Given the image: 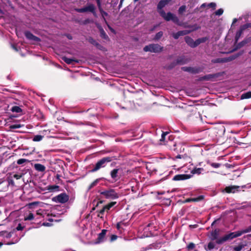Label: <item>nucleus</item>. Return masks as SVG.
<instances>
[{"instance_id":"obj_1","label":"nucleus","mask_w":251,"mask_h":251,"mask_svg":"<svg viewBox=\"0 0 251 251\" xmlns=\"http://www.w3.org/2000/svg\"><path fill=\"white\" fill-rule=\"evenodd\" d=\"M0 237L2 238L3 244L8 245L15 244L20 240V238L16 236L15 230L11 232L2 231L0 232Z\"/></svg>"},{"instance_id":"obj_2","label":"nucleus","mask_w":251,"mask_h":251,"mask_svg":"<svg viewBox=\"0 0 251 251\" xmlns=\"http://www.w3.org/2000/svg\"><path fill=\"white\" fill-rule=\"evenodd\" d=\"M100 193L104 198L110 200H116L119 198L120 194L113 189H107L100 191Z\"/></svg>"},{"instance_id":"obj_3","label":"nucleus","mask_w":251,"mask_h":251,"mask_svg":"<svg viewBox=\"0 0 251 251\" xmlns=\"http://www.w3.org/2000/svg\"><path fill=\"white\" fill-rule=\"evenodd\" d=\"M208 40L207 37H202L201 38L198 39L196 41L190 37L186 36L185 38V40L186 43L191 47L195 48L198 46L199 44L201 43H204Z\"/></svg>"},{"instance_id":"obj_4","label":"nucleus","mask_w":251,"mask_h":251,"mask_svg":"<svg viewBox=\"0 0 251 251\" xmlns=\"http://www.w3.org/2000/svg\"><path fill=\"white\" fill-rule=\"evenodd\" d=\"M241 236V233L239 231H237L234 232H231L228 234L226 235L224 237L220 238L217 240L216 242L217 244H221L224 242L226 241L229 239H232L234 238Z\"/></svg>"},{"instance_id":"obj_5","label":"nucleus","mask_w":251,"mask_h":251,"mask_svg":"<svg viewBox=\"0 0 251 251\" xmlns=\"http://www.w3.org/2000/svg\"><path fill=\"white\" fill-rule=\"evenodd\" d=\"M111 161L110 157H104L99 160L96 164L95 167L92 170V172H95L99 170L101 168L104 167L107 163Z\"/></svg>"},{"instance_id":"obj_6","label":"nucleus","mask_w":251,"mask_h":251,"mask_svg":"<svg viewBox=\"0 0 251 251\" xmlns=\"http://www.w3.org/2000/svg\"><path fill=\"white\" fill-rule=\"evenodd\" d=\"M159 13L161 16L167 21L172 20L173 22L176 23H177L178 22V18L175 15L170 12L166 13L164 10H160Z\"/></svg>"},{"instance_id":"obj_7","label":"nucleus","mask_w":251,"mask_h":251,"mask_svg":"<svg viewBox=\"0 0 251 251\" xmlns=\"http://www.w3.org/2000/svg\"><path fill=\"white\" fill-rule=\"evenodd\" d=\"M162 47L158 44H151L145 47L144 50L145 51L157 52L160 51L162 50Z\"/></svg>"},{"instance_id":"obj_8","label":"nucleus","mask_w":251,"mask_h":251,"mask_svg":"<svg viewBox=\"0 0 251 251\" xmlns=\"http://www.w3.org/2000/svg\"><path fill=\"white\" fill-rule=\"evenodd\" d=\"M200 28L199 26L197 25H194L193 26V29L191 30H184L182 31H178L176 33H174L173 34V37L176 39H178L180 36H183L186 34H187L190 33L191 31L196 30Z\"/></svg>"},{"instance_id":"obj_9","label":"nucleus","mask_w":251,"mask_h":251,"mask_svg":"<svg viewBox=\"0 0 251 251\" xmlns=\"http://www.w3.org/2000/svg\"><path fill=\"white\" fill-rule=\"evenodd\" d=\"M54 201L64 203L69 200V196L65 193H62L53 198Z\"/></svg>"},{"instance_id":"obj_10","label":"nucleus","mask_w":251,"mask_h":251,"mask_svg":"<svg viewBox=\"0 0 251 251\" xmlns=\"http://www.w3.org/2000/svg\"><path fill=\"white\" fill-rule=\"evenodd\" d=\"M97 4H98V7H99V10L101 13V15L103 19V20L104 21V22L107 24V22L106 21V19H105V17H106V16H108V14L107 13H106V12L104 11L101 7V6H100V0H97Z\"/></svg>"},{"instance_id":"obj_11","label":"nucleus","mask_w":251,"mask_h":251,"mask_svg":"<svg viewBox=\"0 0 251 251\" xmlns=\"http://www.w3.org/2000/svg\"><path fill=\"white\" fill-rule=\"evenodd\" d=\"M250 26V25L247 24V25H244L241 27L240 29L239 30V31H238L237 32L236 36H235V40H236V42L238 40L239 38H240L243 31L244 29L248 28V27H249Z\"/></svg>"},{"instance_id":"obj_12","label":"nucleus","mask_w":251,"mask_h":251,"mask_svg":"<svg viewBox=\"0 0 251 251\" xmlns=\"http://www.w3.org/2000/svg\"><path fill=\"white\" fill-rule=\"evenodd\" d=\"M170 0H161L159 1L157 5V8L158 10V12H159L160 10H163L162 8L167 4H168Z\"/></svg>"},{"instance_id":"obj_13","label":"nucleus","mask_w":251,"mask_h":251,"mask_svg":"<svg viewBox=\"0 0 251 251\" xmlns=\"http://www.w3.org/2000/svg\"><path fill=\"white\" fill-rule=\"evenodd\" d=\"M190 177V176L187 175H177L175 176L173 180H181L188 179Z\"/></svg>"},{"instance_id":"obj_14","label":"nucleus","mask_w":251,"mask_h":251,"mask_svg":"<svg viewBox=\"0 0 251 251\" xmlns=\"http://www.w3.org/2000/svg\"><path fill=\"white\" fill-rule=\"evenodd\" d=\"M239 188V186H231L226 187L225 188V191L226 193H235L236 191H238V189Z\"/></svg>"},{"instance_id":"obj_15","label":"nucleus","mask_w":251,"mask_h":251,"mask_svg":"<svg viewBox=\"0 0 251 251\" xmlns=\"http://www.w3.org/2000/svg\"><path fill=\"white\" fill-rule=\"evenodd\" d=\"M116 202H111L109 204L106 205L103 207V208L100 211V214H103L105 210H108L110 209V208H111L112 206H113L115 204H116Z\"/></svg>"},{"instance_id":"obj_16","label":"nucleus","mask_w":251,"mask_h":251,"mask_svg":"<svg viewBox=\"0 0 251 251\" xmlns=\"http://www.w3.org/2000/svg\"><path fill=\"white\" fill-rule=\"evenodd\" d=\"M25 35L26 37L30 40H33L35 41H39V39L35 36H34L32 34H31L29 32H26L25 33Z\"/></svg>"},{"instance_id":"obj_17","label":"nucleus","mask_w":251,"mask_h":251,"mask_svg":"<svg viewBox=\"0 0 251 251\" xmlns=\"http://www.w3.org/2000/svg\"><path fill=\"white\" fill-rule=\"evenodd\" d=\"M34 168L37 171L39 172H44L46 169V167L41 164H35Z\"/></svg>"},{"instance_id":"obj_18","label":"nucleus","mask_w":251,"mask_h":251,"mask_svg":"<svg viewBox=\"0 0 251 251\" xmlns=\"http://www.w3.org/2000/svg\"><path fill=\"white\" fill-rule=\"evenodd\" d=\"M62 59L64 62H65L68 64H71L73 62L75 61V62H78L77 60H75L73 58H67L66 57H63L62 58Z\"/></svg>"},{"instance_id":"obj_19","label":"nucleus","mask_w":251,"mask_h":251,"mask_svg":"<svg viewBox=\"0 0 251 251\" xmlns=\"http://www.w3.org/2000/svg\"><path fill=\"white\" fill-rule=\"evenodd\" d=\"M233 58H218L214 62L216 63H222L226 62L230 60H232Z\"/></svg>"},{"instance_id":"obj_20","label":"nucleus","mask_w":251,"mask_h":251,"mask_svg":"<svg viewBox=\"0 0 251 251\" xmlns=\"http://www.w3.org/2000/svg\"><path fill=\"white\" fill-rule=\"evenodd\" d=\"M86 11H90L93 13H95V6L92 4H89L86 6Z\"/></svg>"},{"instance_id":"obj_21","label":"nucleus","mask_w":251,"mask_h":251,"mask_svg":"<svg viewBox=\"0 0 251 251\" xmlns=\"http://www.w3.org/2000/svg\"><path fill=\"white\" fill-rule=\"evenodd\" d=\"M251 98V92H248L243 94L241 96V99H246Z\"/></svg>"},{"instance_id":"obj_22","label":"nucleus","mask_w":251,"mask_h":251,"mask_svg":"<svg viewBox=\"0 0 251 251\" xmlns=\"http://www.w3.org/2000/svg\"><path fill=\"white\" fill-rule=\"evenodd\" d=\"M251 231V226L249 227L243 229L242 230H239V232L241 233V236L245 233H247Z\"/></svg>"},{"instance_id":"obj_23","label":"nucleus","mask_w":251,"mask_h":251,"mask_svg":"<svg viewBox=\"0 0 251 251\" xmlns=\"http://www.w3.org/2000/svg\"><path fill=\"white\" fill-rule=\"evenodd\" d=\"M106 234V230H102L101 232L100 233L99 235L98 239L99 240V242H101L104 238L105 235Z\"/></svg>"},{"instance_id":"obj_24","label":"nucleus","mask_w":251,"mask_h":251,"mask_svg":"<svg viewBox=\"0 0 251 251\" xmlns=\"http://www.w3.org/2000/svg\"><path fill=\"white\" fill-rule=\"evenodd\" d=\"M118 169H115L113 170L110 173L111 176L112 178L115 179L117 176Z\"/></svg>"},{"instance_id":"obj_25","label":"nucleus","mask_w":251,"mask_h":251,"mask_svg":"<svg viewBox=\"0 0 251 251\" xmlns=\"http://www.w3.org/2000/svg\"><path fill=\"white\" fill-rule=\"evenodd\" d=\"M168 134V132H163L161 135V138L160 139V144H165V138L166 135Z\"/></svg>"},{"instance_id":"obj_26","label":"nucleus","mask_w":251,"mask_h":251,"mask_svg":"<svg viewBox=\"0 0 251 251\" xmlns=\"http://www.w3.org/2000/svg\"><path fill=\"white\" fill-rule=\"evenodd\" d=\"M43 136L40 135H37L34 136L33 141L35 142H39L43 139Z\"/></svg>"},{"instance_id":"obj_27","label":"nucleus","mask_w":251,"mask_h":251,"mask_svg":"<svg viewBox=\"0 0 251 251\" xmlns=\"http://www.w3.org/2000/svg\"><path fill=\"white\" fill-rule=\"evenodd\" d=\"M203 171V169L199 168L194 169L192 172L193 173V174H200L202 173Z\"/></svg>"},{"instance_id":"obj_28","label":"nucleus","mask_w":251,"mask_h":251,"mask_svg":"<svg viewBox=\"0 0 251 251\" xmlns=\"http://www.w3.org/2000/svg\"><path fill=\"white\" fill-rule=\"evenodd\" d=\"M99 28L101 36L103 38L106 39L108 37L106 34L105 32H104V30L100 26H99Z\"/></svg>"},{"instance_id":"obj_29","label":"nucleus","mask_w":251,"mask_h":251,"mask_svg":"<svg viewBox=\"0 0 251 251\" xmlns=\"http://www.w3.org/2000/svg\"><path fill=\"white\" fill-rule=\"evenodd\" d=\"M244 247V245L241 244L238 246L234 247L233 248V251H241L242 249Z\"/></svg>"},{"instance_id":"obj_30","label":"nucleus","mask_w":251,"mask_h":251,"mask_svg":"<svg viewBox=\"0 0 251 251\" xmlns=\"http://www.w3.org/2000/svg\"><path fill=\"white\" fill-rule=\"evenodd\" d=\"M34 219V215L32 213H30L29 215L25 217V221L32 220Z\"/></svg>"},{"instance_id":"obj_31","label":"nucleus","mask_w":251,"mask_h":251,"mask_svg":"<svg viewBox=\"0 0 251 251\" xmlns=\"http://www.w3.org/2000/svg\"><path fill=\"white\" fill-rule=\"evenodd\" d=\"M219 233V230H215L211 233V235L213 239H216Z\"/></svg>"},{"instance_id":"obj_32","label":"nucleus","mask_w":251,"mask_h":251,"mask_svg":"<svg viewBox=\"0 0 251 251\" xmlns=\"http://www.w3.org/2000/svg\"><path fill=\"white\" fill-rule=\"evenodd\" d=\"M163 35V32L160 31L158 32L155 36L154 39L155 40H159Z\"/></svg>"},{"instance_id":"obj_33","label":"nucleus","mask_w":251,"mask_h":251,"mask_svg":"<svg viewBox=\"0 0 251 251\" xmlns=\"http://www.w3.org/2000/svg\"><path fill=\"white\" fill-rule=\"evenodd\" d=\"M99 179H97L96 180H95L90 185V186L89 187V189H90L92 188H93V187H94L95 186H96L97 184V183L99 182Z\"/></svg>"},{"instance_id":"obj_34","label":"nucleus","mask_w":251,"mask_h":251,"mask_svg":"<svg viewBox=\"0 0 251 251\" xmlns=\"http://www.w3.org/2000/svg\"><path fill=\"white\" fill-rule=\"evenodd\" d=\"M215 247V244L213 242H210L208 243L207 246V249L209 250H211L213 249H214Z\"/></svg>"},{"instance_id":"obj_35","label":"nucleus","mask_w":251,"mask_h":251,"mask_svg":"<svg viewBox=\"0 0 251 251\" xmlns=\"http://www.w3.org/2000/svg\"><path fill=\"white\" fill-rule=\"evenodd\" d=\"M21 127L22 126L20 124H14L10 126V128L11 129L19 128Z\"/></svg>"},{"instance_id":"obj_36","label":"nucleus","mask_w":251,"mask_h":251,"mask_svg":"<svg viewBox=\"0 0 251 251\" xmlns=\"http://www.w3.org/2000/svg\"><path fill=\"white\" fill-rule=\"evenodd\" d=\"M224 10L223 9L220 8L215 12V14L218 16H220L223 14Z\"/></svg>"},{"instance_id":"obj_37","label":"nucleus","mask_w":251,"mask_h":251,"mask_svg":"<svg viewBox=\"0 0 251 251\" xmlns=\"http://www.w3.org/2000/svg\"><path fill=\"white\" fill-rule=\"evenodd\" d=\"M186 9V6L184 5H182L179 7L178 9V12L180 14H182L184 11H185Z\"/></svg>"},{"instance_id":"obj_38","label":"nucleus","mask_w":251,"mask_h":251,"mask_svg":"<svg viewBox=\"0 0 251 251\" xmlns=\"http://www.w3.org/2000/svg\"><path fill=\"white\" fill-rule=\"evenodd\" d=\"M12 111L16 112H20L21 111V109L18 106H14L12 108Z\"/></svg>"},{"instance_id":"obj_39","label":"nucleus","mask_w":251,"mask_h":251,"mask_svg":"<svg viewBox=\"0 0 251 251\" xmlns=\"http://www.w3.org/2000/svg\"><path fill=\"white\" fill-rule=\"evenodd\" d=\"M210 165L212 167L215 168H218L221 166L220 164L217 163H210Z\"/></svg>"},{"instance_id":"obj_40","label":"nucleus","mask_w":251,"mask_h":251,"mask_svg":"<svg viewBox=\"0 0 251 251\" xmlns=\"http://www.w3.org/2000/svg\"><path fill=\"white\" fill-rule=\"evenodd\" d=\"M26 161V159L22 158V159H20L18 160L17 163L20 165V164H22L25 162Z\"/></svg>"},{"instance_id":"obj_41","label":"nucleus","mask_w":251,"mask_h":251,"mask_svg":"<svg viewBox=\"0 0 251 251\" xmlns=\"http://www.w3.org/2000/svg\"><path fill=\"white\" fill-rule=\"evenodd\" d=\"M36 214L37 215H44L45 214V211L42 209H39L37 211Z\"/></svg>"},{"instance_id":"obj_42","label":"nucleus","mask_w":251,"mask_h":251,"mask_svg":"<svg viewBox=\"0 0 251 251\" xmlns=\"http://www.w3.org/2000/svg\"><path fill=\"white\" fill-rule=\"evenodd\" d=\"M39 203L38 202H31V203H29L28 204V206L29 207V208H32V206H34V205H37Z\"/></svg>"},{"instance_id":"obj_43","label":"nucleus","mask_w":251,"mask_h":251,"mask_svg":"<svg viewBox=\"0 0 251 251\" xmlns=\"http://www.w3.org/2000/svg\"><path fill=\"white\" fill-rule=\"evenodd\" d=\"M24 227L23 226H22L21 224H19L18 225V226H17V227L16 228V229H15V231L16 230H18V231L21 230L24 228Z\"/></svg>"},{"instance_id":"obj_44","label":"nucleus","mask_w":251,"mask_h":251,"mask_svg":"<svg viewBox=\"0 0 251 251\" xmlns=\"http://www.w3.org/2000/svg\"><path fill=\"white\" fill-rule=\"evenodd\" d=\"M200 200V198H196V199H189L186 200L187 202H190V201H198Z\"/></svg>"},{"instance_id":"obj_45","label":"nucleus","mask_w":251,"mask_h":251,"mask_svg":"<svg viewBox=\"0 0 251 251\" xmlns=\"http://www.w3.org/2000/svg\"><path fill=\"white\" fill-rule=\"evenodd\" d=\"M76 10L77 12H86V7H85L84 8H82L77 9Z\"/></svg>"},{"instance_id":"obj_46","label":"nucleus","mask_w":251,"mask_h":251,"mask_svg":"<svg viewBox=\"0 0 251 251\" xmlns=\"http://www.w3.org/2000/svg\"><path fill=\"white\" fill-rule=\"evenodd\" d=\"M194 247L195 244L192 243H190L187 246L188 249L189 250L193 249V248H194Z\"/></svg>"},{"instance_id":"obj_47","label":"nucleus","mask_w":251,"mask_h":251,"mask_svg":"<svg viewBox=\"0 0 251 251\" xmlns=\"http://www.w3.org/2000/svg\"><path fill=\"white\" fill-rule=\"evenodd\" d=\"M23 176V175H18V174H15L13 176V177L16 178V179H19L21 178Z\"/></svg>"},{"instance_id":"obj_48","label":"nucleus","mask_w":251,"mask_h":251,"mask_svg":"<svg viewBox=\"0 0 251 251\" xmlns=\"http://www.w3.org/2000/svg\"><path fill=\"white\" fill-rule=\"evenodd\" d=\"M209 7H212L213 8H215V7H216V3H214V2H211V3H209L208 5H207Z\"/></svg>"},{"instance_id":"obj_49","label":"nucleus","mask_w":251,"mask_h":251,"mask_svg":"<svg viewBox=\"0 0 251 251\" xmlns=\"http://www.w3.org/2000/svg\"><path fill=\"white\" fill-rule=\"evenodd\" d=\"M43 225L44 226H51V224L49 223L45 222L43 223Z\"/></svg>"},{"instance_id":"obj_50","label":"nucleus","mask_w":251,"mask_h":251,"mask_svg":"<svg viewBox=\"0 0 251 251\" xmlns=\"http://www.w3.org/2000/svg\"><path fill=\"white\" fill-rule=\"evenodd\" d=\"M237 21V19L236 18H235L233 19V22H232V26Z\"/></svg>"},{"instance_id":"obj_51","label":"nucleus","mask_w":251,"mask_h":251,"mask_svg":"<svg viewBox=\"0 0 251 251\" xmlns=\"http://www.w3.org/2000/svg\"><path fill=\"white\" fill-rule=\"evenodd\" d=\"M117 238V236H115V235H113L112 236V238H111V240H115Z\"/></svg>"},{"instance_id":"obj_52","label":"nucleus","mask_w":251,"mask_h":251,"mask_svg":"<svg viewBox=\"0 0 251 251\" xmlns=\"http://www.w3.org/2000/svg\"><path fill=\"white\" fill-rule=\"evenodd\" d=\"M178 63H181V64H184V63H185V61H182L178 60Z\"/></svg>"},{"instance_id":"obj_53","label":"nucleus","mask_w":251,"mask_h":251,"mask_svg":"<svg viewBox=\"0 0 251 251\" xmlns=\"http://www.w3.org/2000/svg\"><path fill=\"white\" fill-rule=\"evenodd\" d=\"M12 47L16 51L18 50L14 46H12Z\"/></svg>"},{"instance_id":"obj_54","label":"nucleus","mask_w":251,"mask_h":251,"mask_svg":"<svg viewBox=\"0 0 251 251\" xmlns=\"http://www.w3.org/2000/svg\"><path fill=\"white\" fill-rule=\"evenodd\" d=\"M3 243L2 242H0V248L3 245Z\"/></svg>"},{"instance_id":"obj_55","label":"nucleus","mask_w":251,"mask_h":251,"mask_svg":"<svg viewBox=\"0 0 251 251\" xmlns=\"http://www.w3.org/2000/svg\"><path fill=\"white\" fill-rule=\"evenodd\" d=\"M117 228L119 229V228H120V224H118L117 225Z\"/></svg>"},{"instance_id":"obj_56","label":"nucleus","mask_w":251,"mask_h":251,"mask_svg":"<svg viewBox=\"0 0 251 251\" xmlns=\"http://www.w3.org/2000/svg\"><path fill=\"white\" fill-rule=\"evenodd\" d=\"M206 5V4L203 3V4H202L201 5V7H205Z\"/></svg>"},{"instance_id":"obj_57","label":"nucleus","mask_w":251,"mask_h":251,"mask_svg":"<svg viewBox=\"0 0 251 251\" xmlns=\"http://www.w3.org/2000/svg\"><path fill=\"white\" fill-rule=\"evenodd\" d=\"M108 27H109V29H110L112 31H114V30H113L112 28H111L109 25H108Z\"/></svg>"},{"instance_id":"obj_58","label":"nucleus","mask_w":251,"mask_h":251,"mask_svg":"<svg viewBox=\"0 0 251 251\" xmlns=\"http://www.w3.org/2000/svg\"><path fill=\"white\" fill-rule=\"evenodd\" d=\"M53 188H58V186H53Z\"/></svg>"},{"instance_id":"obj_59","label":"nucleus","mask_w":251,"mask_h":251,"mask_svg":"<svg viewBox=\"0 0 251 251\" xmlns=\"http://www.w3.org/2000/svg\"><path fill=\"white\" fill-rule=\"evenodd\" d=\"M245 43H242V45L241 46H243V45H245Z\"/></svg>"}]
</instances>
